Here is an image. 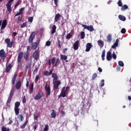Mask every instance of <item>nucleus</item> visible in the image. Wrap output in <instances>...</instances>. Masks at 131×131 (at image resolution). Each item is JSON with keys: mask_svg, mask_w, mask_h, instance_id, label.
Masks as SVG:
<instances>
[{"mask_svg": "<svg viewBox=\"0 0 131 131\" xmlns=\"http://www.w3.org/2000/svg\"><path fill=\"white\" fill-rule=\"evenodd\" d=\"M33 129L34 131L36 130V128H37V124H36L33 127Z\"/></svg>", "mask_w": 131, "mask_h": 131, "instance_id": "64", "label": "nucleus"}, {"mask_svg": "<svg viewBox=\"0 0 131 131\" xmlns=\"http://www.w3.org/2000/svg\"><path fill=\"white\" fill-rule=\"evenodd\" d=\"M6 8L7 9V12L11 13V12H12V3H7Z\"/></svg>", "mask_w": 131, "mask_h": 131, "instance_id": "14", "label": "nucleus"}, {"mask_svg": "<svg viewBox=\"0 0 131 131\" xmlns=\"http://www.w3.org/2000/svg\"><path fill=\"white\" fill-rule=\"evenodd\" d=\"M11 42V39L10 38H6L5 39V42L8 45L9 42Z\"/></svg>", "mask_w": 131, "mask_h": 131, "instance_id": "50", "label": "nucleus"}, {"mask_svg": "<svg viewBox=\"0 0 131 131\" xmlns=\"http://www.w3.org/2000/svg\"><path fill=\"white\" fill-rule=\"evenodd\" d=\"M78 48H79V41L77 40L75 42L73 45V49L75 51L78 50Z\"/></svg>", "mask_w": 131, "mask_h": 131, "instance_id": "13", "label": "nucleus"}, {"mask_svg": "<svg viewBox=\"0 0 131 131\" xmlns=\"http://www.w3.org/2000/svg\"><path fill=\"white\" fill-rule=\"evenodd\" d=\"M58 45L59 49H61V41L60 40L58 39Z\"/></svg>", "mask_w": 131, "mask_h": 131, "instance_id": "57", "label": "nucleus"}, {"mask_svg": "<svg viewBox=\"0 0 131 131\" xmlns=\"http://www.w3.org/2000/svg\"><path fill=\"white\" fill-rule=\"evenodd\" d=\"M93 47V45L91 43H87L86 45L85 52H90L91 49Z\"/></svg>", "mask_w": 131, "mask_h": 131, "instance_id": "15", "label": "nucleus"}, {"mask_svg": "<svg viewBox=\"0 0 131 131\" xmlns=\"http://www.w3.org/2000/svg\"><path fill=\"white\" fill-rule=\"evenodd\" d=\"M48 130H49V125H46L45 126V127L43 129V131H48Z\"/></svg>", "mask_w": 131, "mask_h": 131, "instance_id": "56", "label": "nucleus"}, {"mask_svg": "<svg viewBox=\"0 0 131 131\" xmlns=\"http://www.w3.org/2000/svg\"><path fill=\"white\" fill-rule=\"evenodd\" d=\"M118 46V44H117L116 43H114L113 45L112 46V49H115L116 47Z\"/></svg>", "mask_w": 131, "mask_h": 131, "instance_id": "55", "label": "nucleus"}, {"mask_svg": "<svg viewBox=\"0 0 131 131\" xmlns=\"http://www.w3.org/2000/svg\"><path fill=\"white\" fill-rule=\"evenodd\" d=\"M38 79H40V78H39V75H37L35 78V83H37V81H38Z\"/></svg>", "mask_w": 131, "mask_h": 131, "instance_id": "41", "label": "nucleus"}, {"mask_svg": "<svg viewBox=\"0 0 131 131\" xmlns=\"http://www.w3.org/2000/svg\"><path fill=\"white\" fill-rule=\"evenodd\" d=\"M68 58V56L65 55H60V60L62 61H65Z\"/></svg>", "mask_w": 131, "mask_h": 131, "instance_id": "25", "label": "nucleus"}, {"mask_svg": "<svg viewBox=\"0 0 131 131\" xmlns=\"http://www.w3.org/2000/svg\"><path fill=\"white\" fill-rule=\"evenodd\" d=\"M24 59L26 61H27L29 59V53H26L24 54Z\"/></svg>", "mask_w": 131, "mask_h": 131, "instance_id": "31", "label": "nucleus"}, {"mask_svg": "<svg viewBox=\"0 0 131 131\" xmlns=\"http://www.w3.org/2000/svg\"><path fill=\"white\" fill-rule=\"evenodd\" d=\"M60 18H61V14L59 13L56 14L54 18V23L58 22L60 20Z\"/></svg>", "mask_w": 131, "mask_h": 131, "instance_id": "18", "label": "nucleus"}, {"mask_svg": "<svg viewBox=\"0 0 131 131\" xmlns=\"http://www.w3.org/2000/svg\"><path fill=\"white\" fill-rule=\"evenodd\" d=\"M72 36V35H71V34L69 33L67 34L66 38H67V39H70V38H71Z\"/></svg>", "mask_w": 131, "mask_h": 131, "instance_id": "44", "label": "nucleus"}, {"mask_svg": "<svg viewBox=\"0 0 131 131\" xmlns=\"http://www.w3.org/2000/svg\"><path fill=\"white\" fill-rule=\"evenodd\" d=\"M105 54H106V51H105V50H104L102 52V55H101V58H102V61H104V60H105Z\"/></svg>", "mask_w": 131, "mask_h": 131, "instance_id": "35", "label": "nucleus"}, {"mask_svg": "<svg viewBox=\"0 0 131 131\" xmlns=\"http://www.w3.org/2000/svg\"><path fill=\"white\" fill-rule=\"evenodd\" d=\"M59 58H57L56 59L55 58V57H53L51 59H49L48 60V64L49 66H51V65H53V67H57V66H59Z\"/></svg>", "mask_w": 131, "mask_h": 131, "instance_id": "2", "label": "nucleus"}, {"mask_svg": "<svg viewBox=\"0 0 131 131\" xmlns=\"http://www.w3.org/2000/svg\"><path fill=\"white\" fill-rule=\"evenodd\" d=\"M118 64L119 65V66H120L121 67H124V63H123V62L122 61H119L118 62Z\"/></svg>", "mask_w": 131, "mask_h": 131, "instance_id": "40", "label": "nucleus"}, {"mask_svg": "<svg viewBox=\"0 0 131 131\" xmlns=\"http://www.w3.org/2000/svg\"><path fill=\"white\" fill-rule=\"evenodd\" d=\"M19 107H20V102L16 101L14 104V111L15 115H19V112L20 111L19 110Z\"/></svg>", "mask_w": 131, "mask_h": 131, "instance_id": "3", "label": "nucleus"}, {"mask_svg": "<svg viewBox=\"0 0 131 131\" xmlns=\"http://www.w3.org/2000/svg\"><path fill=\"white\" fill-rule=\"evenodd\" d=\"M42 98V92L41 91H39L36 94V96L34 97V100H40Z\"/></svg>", "mask_w": 131, "mask_h": 131, "instance_id": "6", "label": "nucleus"}, {"mask_svg": "<svg viewBox=\"0 0 131 131\" xmlns=\"http://www.w3.org/2000/svg\"><path fill=\"white\" fill-rule=\"evenodd\" d=\"M30 66H31V63H28L26 66V69H28V68H29V67H30Z\"/></svg>", "mask_w": 131, "mask_h": 131, "instance_id": "59", "label": "nucleus"}, {"mask_svg": "<svg viewBox=\"0 0 131 131\" xmlns=\"http://www.w3.org/2000/svg\"><path fill=\"white\" fill-rule=\"evenodd\" d=\"M12 69V64L9 63L8 66L6 67V69L5 70L6 72L8 73L10 72V70Z\"/></svg>", "mask_w": 131, "mask_h": 131, "instance_id": "21", "label": "nucleus"}, {"mask_svg": "<svg viewBox=\"0 0 131 131\" xmlns=\"http://www.w3.org/2000/svg\"><path fill=\"white\" fill-rule=\"evenodd\" d=\"M56 29H57V27L54 25L51 28V34H54V33H56Z\"/></svg>", "mask_w": 131, "mask_h": 131, "instance_id": "22", "label": "nucleus"}, {"mask_svg": "<svg viewBox=\"0 0 131 131\" xmlns=\"http://www.w3.org/2000/svg\"><path fill=\"white\" fill-rule=\"evenodd\" d=\"M23 56H24V53L23 52H19L17 56V63H21V61L23 59Z\"/></svg>", "mask_w": 131, "mask_h": 131, "instance_id": "9", "label": "nucleus"}, {"mask_svg": "<svg viewBox=\"0 0 131 131\" xmlns=\"http://www.w3.org/2000/svg\"><path fill=\"white\" fill-rule=\"evenodd\" d=\"M53 69H52L50 70V72H49L48 71H45L43 73L44 75H45L46 76H50V75H52V74L53 75Z\"/></svg>", "mask_w": 131, "mask_h": 131, "instance_id": "17", "label": "nucleus"}, {"mask_svg": "<svg viewBox=\"0 0 131 131\" xmlns=\"http://www.w3.org/2000/svg\"><path fill=\"white\" fill-rule=\"evenodd\" d=\"M7 24L8 23H7V19H4L2 21L1 30H3V29H5L7 27Z\"/></svg>", "mask_w": 131, "mask_h": 131, "instance_id": "12", "label": "nucleus"}, {"mask_svg": "<svg viewBox=\"0 0 131 131\" xmlns=\"http://www.w3.org/2000/svg\"><path fill=\"white\" fill-rule=\"evenodd\" d=\"M45 91H46V97L48 98L49 96L51 95V86H50V85H48V83L46 84Z\"/></svg>", "mask_w": 131, "mask_h": 131, "instance_id": "4", "label": "nucleus"}, {"mask_svg": "<svg viewBox=\"0 0 131 131\" xmlns=\"http://www.w3.org/2000/svg\"><path fill=\"white\" fill-rule=\"evenodd\" d=\"M60 95L62 97V98H65V97H66V93L65 92H63L61 91Z\"/></svg>", "mask_w": 131, "mask_h": 131, "instance_id": "45", "label": "nucleus"}, {"mask_svg": "<svg viewBox=\"0 0 131 131\" xmlns=\"http://www.w3.org/2000/svg\"><path fill=\"white\" fill-rule=\"evenodd\" d=\"M11 101H12V98L8 97V100L7 101V104H10V103H11Z\"/></svg>", "mask_w": 131, "mask_h": 131, "instance_id": "49", "label": "nucleus"}, {"mask_svg": "<svg viewBox=\"0 0 131 131\" xmlns=\"http://www.w3.org/2000/svg\"><path fill=\"white\" fill-rule=\"evenodd\" d=\"M51 117L52 118H56V112H55V110H52V113L51 114Z\"/></svg>", "mask_w": 131, "mask_h": 131, "instance_id": "34", "label": "nucleus"}, {"mask_svg": "<svg viewBox=\"0 0 131 131\" xmlns=\"http://www.w3.org/2000/svg\"><path fill=\"white\" fill-rule=\"evenodd\" d=\"M26 26H27L26 23H24L20 26V28H24L26 27Z\"/></svg>", "mask_w": 131, "mask_h": 131, "instance_id": "48", "label": "nucleus"}, {"mask_svg": "<svg viewBox=\"0 0 131 131\" xmlns=\"http://www.w3.org/2000/svg\"><path fill=\"white\" fill-rule=\"evenodd\" d=\"M82 27L84 28V29H87V30H89V31H90V32H93V31H95V29H94V27L93 26H86L85 25H82Z\"/></svg>", "mask_w": 131, "mask_h": 131, "instance_id": "5", "label": "nucleus"}, {"mask_svg": "<svg viewBox=\"0 0 131 131\" xmlns=\"http://www.w3.org/2000/svg\"><path fill=\"white\" fill-rule=\"evenodd\" d=\"M98 76V75L97 73H95L92 75V80H95V79L96 78V77Z\"/></svg>", "mask_w": 131, "mask_h": 131, "instance_id": "39", "label": "nucleus"}, {"mask_svg": "<svg viewBox=\"0 0 131 131\" xmlns=\"http://www.w3.org/2000/svg\"><path fill=\"white\" fill-rule=\"evenodd\" d=\"M23 103H26V97L25 96L23 97Z\"/></svg>", "mask_w": 131, "mask_h": 131, "instance_id": "60", "label": "nucleus"}, {"mask_svg": "<svg viewBox=\"0 0 131 131\" xmlns=\"http://www.w3.org/2000/svg\"><path fill=\"white\" fill-rule=\"evenodd\" d=\"M112 40V35L111 34H108L107 36V42H111Z\"/></svg>", "mask_w": 131, "mask_h": 131, "instance_id": "28", "label": "nucleus"}, {"mask_svg": "<svg viewBox=\"0 0 131 131\" xmlns=\"http://www.w3.org/2000/svg\"><path fill=\"white\" fill-rule=\"evenodd\" d=\"M9 122L8 124H11V123H13V120H12V117H9Z\"/></svg>", "mask_w": 131, "mask_h": 131, "instance_id": "58", "label": "nucleus"}, {"mask_svg": "<svg viewBox=\"0 0 131 131\" xmlns=\"http://www.w3.org/2000/svg\"><path fill=\"white\" fill-rule=\"evenodd\" d=\"M106 60L107 61H111L112 60V53L110 51L107 52Z\"/></svg>", "mask_w": 131, "mask_h": 131, "instance_id": "11", "label": "nucleus"}, {"mask_svg": "<svg viewBox=\"0 0 131 131\" xmlns=\"http://www.w3.org/2000/svg\"><path fill=\"white\" fill-rule=\"evenodd\" d=\"M121 10L123 12L125 11V10H127L128 9V6L126 5H124L123 6H121Z\"/></svg>", "mask_w": 131, "mask_h": 131, "instance_id": "27", "label": "nucleus"}, {"mask_svg": "<svg viewBox=\"0 0 131 131\" xmlns=\"http://www.w3.org/2000/svg\"><path fill=\"white\" fill-rule=\"evenodd\" d=\"M21 3H22V1L21 0H18L16 3L15 5H14V10H16L17 8L21 5Z\"/></svg>", "mask_w": 131, "mask_h": 131, "instance_id": "23", "label": "nucleus"}, {"mask_svg": "<svg viewBox=\"0 0 131 131\" xmlns=\"http://www.w3.org/2000/svg\"><path fill=\"white\" fill-rule=\"evenodd\" d=\"M17 76H18V74L15 73L12 79V84L13 85L15 84V82H16V78H17Z\"/></svg>", "mask_w": 131, "mask_h": 131, "instance_id": "19", "label": "nucleus"}, {"mask_svg": "<svg viewBox=\"0 0 131 131\" xmlns=\"http://www.w3.org/2000/svg\"><path fill=\"white\" fill-rule=\"evenodd\" d=\"M36 48H37V42L33 43L31 47L32 50H36Z\"/></svg>", "mask_w": 131, "mask_h": 131, "instance_id": "29", "label": "nucleus"}, {"mask_svg": "<svg viewBox=\"0 0 131 131\" xmlns=\"http://www.w3.org/2000/svg\"><path fill=\"white\" fill-rule=\"evenodd\" d=\"M21 85H22V82L20 81H18L16 84V90H19V89H21Z\"/></svg>", "mask_w": 131, "mask_h": 131, "instance_id": "20", "label": "nucleus"}, {"mask_svg": "<svg viewBox=\"0 0 131 131\" xmlns=\"http://www.w3.org/2000/svg\"><path fill=\"white\" fill-rule=\"evenodd\" d=\"M35 37V32H32L29 38V43H31Z\"/></svg>", "mask_w": 131, "mask_h": 131, "instance_id": "8", "label": "nucleus"}, {"mask_svg": "<svg viewBox=\"0 0 131 131\" xmlns=\"http://www.w3.org/2000/svg\"><path fill=\"white\" fill-rule=\"evenodd\" d=\"M121 32L123 34H124L126 32V30L124 28H122L121 30Z\"/></svg>", "mask_w": 131, "mask_h": 131, "instance_id": "53", "label": "nucleus"}, {"mask_svg": "<svg viewBox=\"0 0 131 131\" xmlns=\"http://www.w3.org/2000/svg\"><path fill=\"white\" fill-rule=\"evenodd\" d=\"M13 96H14V92H13V91L11 90L10 93V94H9V97L12 98H13Z\"/></svg>", "mask_w": 131, "mask_h": 131, "instance_id": "43", "label": "nucleus"}, {"mask_svg": "<svg viewBox=\"0 0 131 131\" xmlns=\"http://www.w3.org/2000/svg\"><path fill=\"white\" fill-rule=\"evenodd\" d=\"M29 22H30V23H32V21H33V17H30L28 18Z\"/></svg>", "mask_w": 131, "mask_h": 131, "instance_id": "51", "label": "nucleus"}, {"mask_svg": "<svg viewBox=\"0 0 131 131\" xmlns=\"http://www.w3.org/2000/svg\"><path fill=\"white\" fill-rule=\"evenodd\" d=\"M80 35L81 39H83V38L85 37V34L84 33V32H81Z\"/></svg>", "mask_w": 131, "mask_h": 131, "instance_id": "36", "label": "nucleus"}, {"mask_svg": "<svg viewBox=\"0 0 131 131\" xmlns=\"http://www.w3.org/2000/svg\"><path fill=\"white\" fill-rule=\"evenodd\" d=\"M18 119H19L20 121H23L24 120V117L23 115L20 114L19 116H17Z\"/></svg>", "mask_w": 131, "mask_h": 131, "instance_id": "33", "label": "nucleus"}, {"mask_svg": "<svg viewBox=\"0 0 131 131\" xmlns=\"http://www.w3.org/2000/svg\"><path fill=\"white\" fill-rule=\"evenodd\" d=\"M1 131H10V128H7L5 126H3L1 129Z\"/></svg>", "mask_w": 131, "mask_h": 131, "instance_id": "32", "label": "nucleus"}, {"mask_svg": "<svg viewBox=\"0 0 131 131\" xmlns=\"http://www.w3.org/2000/svg\"><path fill=\"white\" fill-rule=\"evenodd\" d=\"M61 92H63V93H66L67 92V90H66V87H63Z\"/></svg>", "mask_w": 131, "mask_h": 131, "instance_id": "61", "label": "nucleus"}, {"mask_svg": "<svg viewBox=\"0 0 131 131\" xmlns=\"http://www.w3.org/2000/svg\"><path fill=\"white\" fill-rule=\"evenodd\" d=\"M98 46L99 47H101V48H103L104 47V42L102 41L101 40H99L98 41Z\"/></svg>", "mask_w": 131, "mask_h": 131, "instance_id": "30", "label": "nucleus"}, {"mask_svg": "<svg viewBox=\"0 0 131 131\" xmlns=\"http://www.w3.org/2000/svg\"><path fill=\"white\" fill-rule=\"evenodd\" d=\"M24 10H25V7H23L19 10V12H17L15 15V17H17V16H19L23 13L24 12Z\"/></svg>", "mask_w": 131, "mask_h": 131, "instance_id": "16", "label": "nucleus"}, {"mask_svg": "<svg viewBox=\"0 0 131 131\" xmlns=\"http://www.w3.org/2000/svg\"><path fill=\"white\" fill-rule=\"evenodd\" d=\"M0 58L3 59V61H4L5 59L7 58V55H6V52L4 49L0 50Z\"/></svg>", "mask_w": 131, "mask_h": 131, "instance_id": "7", "label": "nucleus"}, {"mask_svg": "<svg viewBox=\"0 0 131 131\" xmlns=\"http://www.w3.org/2000/svg\"><path fill=\"white\" fill-rule=\"evenodd\" d=\"M56 7H58V0H54Z\"/></svg>", "mask_w": 131, "mask_h": 131, "instance_id": "62", "label": "nucleus"}, {"mask_svg": "<svg viewBox=\"0 0 131 131\" xmlns=\"http://www.w3.org/2000/svg\"><path fill=\"white\" fill-rule=\"evenodd\" d=\"M105 80L104 79L101 80V86L103 87L105 85Z\"/></svg>", "mask_w": 131, "mask_h": 131, "instance_id": "46", "label": "nucleus"}, {"mask_svg": "<svg viewBox=\"0 0 131 131\" xmlns=\"http://www.w3.org/2000/svg\"><path fill=\"white\" fill-rule=\"evenodd\" d=\"M119 7H122V2L121 0H119L118 3H117Z\"/></svg>", "mask_w": 131, "mask_h": 131, "instance_id": "42", "label": "nucleus"}, {"mask_svg": "<svg viewBox=\"0 0 131 131\" xmlns=\"http://www.w3.org/2000/svg\"><path fill=\"white\" fill-rule=\"evenodd\" d=\"M33 86H34V85L33 84H32L31 85V88L30 89L29 94H32V93H33V90H34Z\"/></svg>", "mask_w": 131, "mask_h": 131, "instance_id": "38", "label": "nucleus"}, {"mask_svg": "<svg viewBox=\"0 0 131 131\" xmlns=\"http://www.w3.org/2000/svg\"><path fill=\"white\" fill-rule=\"evenodd\" d=\"M53 84L54 90H59V85L61 84V81L58 80V75L55 73L52 74Z\"/></svg>", "mask_w": 131, "mask_h": 131, "instance_id": "1", "label": "nucleus"}, {"mask_svg": "<svg viewBox=\"0 0 131 131\" xmlns=\"http://www.w3.org/2000/svg\"><path fill=\"white\" fill-rule=\"evenodd\" d=\"M28 123V120L27 119H26V121L24 123V124L20 126V128H21V129H24V128L26 127V125H27Z\"/></svg>", "mask_w": 131, "mask_h": 131, "instance_id": "26", "label": "nucleus"}, {"mask_svg": "<svg viewBox=\"0 0 131 131\" xmlns=\"http://www.w3.org/2000/svg\"><path fill=\"white\" fill-rule=\"evenodd\" d=\"M38 71V68H35L33 71V74H36Z\"/></svg>", "mask_w": 131, "mask_h": 131, "instance_id": "52", "label": "nucleus"}, {"mask_svg": "<svg viewBox=\"0 0 131 131\" xmlns=\"http://www.w3.org/2000/svg\"><path fill=\"white\" fill-rule=\"evenodd\" d=\"M112 57L114 60H116V58H117L116 54L114 52L113 53V55H112Z\"/></svg>", "mask_w": 131, "mask_h": 131, "instance_id": "47", "label": "nucleus"}, {"mask_svg": "<svg viewBox=\"0 0 131 131\" xmlns=\"http://www.w3.org/2000/svg\"><path fill=\"white\" fill-rule=\"evenodd\" d=\"M13 43H14V41H12V42H9L7 44V47L8 48H13Z\"/></svg>", "mask_w": 131, "mask_h": 131, "instance_id": "37", "label": "nucleus"}, {"mask_svg": "<svg viewBox=\"0 0 131 131\" xmlns=\"http://www.w3.org/2000/svg\"><path fill=\"white\" fill-rule=\"evenodd\" d=\"M118 18L121 21H124L125 20H126V18H125V16L122 15H119Z\"/></svg>", "mask_w": 131, "mask_h": 131, "instance_id": "24", "label": "nucleus"}, {"mask_svg": "<svg viewBox=\"0 0 131 131\" xmlns=\"http://www.w3.org/2000/svg\"><path fill=\"white\" fill-rule=\"evenodd\" d=\"M17 22L18 23H20V22H21V17L20 16H18L17 18Z\"/></svg>", "mask_w": 131, "mask_h": 131, "instance_id": "63", "label": "nucleus"}, {"mask_svg": "<svg viewBox=\"0 0 131 131\" xmlns=\"http://www.w3.org/2000/svg\"><path fill=\"white\" fill-rule=\"evenodd\" d=\"M46 46L47 47H50V46H51V41H47L46 42Z\"/></svg>", "mask_w": 131, "mask_h": 131, "instance_id": "54", "label": "nucleus"}, {"mask_svg": "<svg viewBox=\"0 0 131 131\" xmlns=\"http://www.w3.org/2000/svg\"><path fill=\"white\" fill-rule=\"evenodd\" d=\"M33 57L34 58V59H35V60H36V61H37V60H38V59H39V53H38V52L37 51H35L33 54Z\"/></svg>", "mask_w": 131, "mask_h": 131, "instance_id": "10", "label": "nucleus"}]
</instances>
